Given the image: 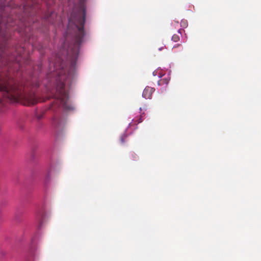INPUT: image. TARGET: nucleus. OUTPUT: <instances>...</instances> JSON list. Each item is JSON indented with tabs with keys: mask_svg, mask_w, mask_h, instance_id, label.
<instances>
[{
	"mask_svg": "<svg viewBox=\"0 0 261 261\" xmlns=\"http://www.w3.org/2000/svg\"><path fill=\"white\" fill-rule=\"evenodd\" d=\"M57 58L59 63V67L50 59L48 61L50 71H53L54 75L57 76V84L54 91L50 92L49 95L43 100L52 99L47 109L54 114L52 118L53 127L60 130L64 125L63 116L65 112V84L64 81H62V77H60L61 74L64 72L63 61L58 55Z\"/></svg>",
	"mask_w": 261,
	"mask_h": 261,
	"instance_id": "nucleus-1",
	"label": "nucleus"
},
{
	"mask_svg": "<svg viewBox=\"0 0 261 261\" xmlns=\"http://www.w3.org/2000/svg\"><path fill=\"white\" fill-rule=\"evenodd\" d=\"M49 215L44 199L41 200L37 206L35 217L37 229L35 232L30 236L29 240L27 241V234L24 233L20 240L25 243V250L23 261H35L37 257L38 243L41 237L40 229Z\"/></svg>",
	"mask_w": 261,
	"mask_h": 261,
	"instance_id": "nucleus-2",
	"label": "nucleus"
},
{
	"mask_svg": "<svg viewBox=\"0 0 261 261\" xmlns=\"http://www.w3.org/2000/svg\"><path fill=\"white\" fill-rule=\"evenodd\" d=\"M52 169L51 163H50L45 168L37 166L32 172V180L41 181L45 187L47 186L50 179Z\"/></svg>",
	"mask_w": 261,
	"mask_h": 261,
	"instance_id": "nucleus-3",
	"label": "nucleus"
},
{
	"mask_svg": "<svg viewBox=\"0 0 261 261\" xmlns=\"http://www.w3.org/2000/svg\"><path fill=\"white\" fill-rule=\"evenodd\" d=\"M154 90L155 89L153 88L150 87H146L143 92V97L146 99H150Z\"/></svg>",
	"mask_w": 261,
	"mask_h": 261,
	"instance_id": "nucleus-4",
	"label": "nucleus"
},
{
	"mask_svg": "<svg viewBox=\"0 0 261 261\" xmlns=\"http://www.w3.org/2000/svg\"><path fill=\"white\" fill-rule=\"evenodd\" d=\"M66 114L68 113L72 112L75 111V108L73 104L67 102V94H66Z\"/></svg>",
	"mask_w": 261,
	"mask_h": 261,
	"instance_id": "nucleus-5",
	"label": "nucleus"
},
{
	"mask_svg": "<svg viewBox=\"0 0 261 261\" xmlns=\"http://www.w3.org/2000/svg\"><path fill=\"white\" fill-rule=\"evenodd\" d=\"M169 79L168 78H162L159 82L158 84L160 85H167L169 83Z\"/></svg>",
	"mask_w": 261,
	"mask_h": 261,
	"instance_id": "nucleus-6",
	"label": "nucleus"
},
{
	"mask_svg": "<svg viewBox=\"0 0 261 261\" xmlns=\"http://www.w3.org/2000/svg\"><path fill=\"white\" fill-rule=\"evenodd\" d=\"M22 212L20 211H18L16 213V214L15 215L14 219L16 221H17L18 222H20L21 219H20V217L22 215Z\"/></svg>",
	"mask_w": 261,
	"mask_h": 261,
	"instance_id": "nucleus-7",
	"label": "nucleus"
},
{
	"mask_svg": "<svg viewBox=\"0 0 261 261\" xmlns=\"http://www.w3.org/2000/svg\"><path fill=\"white\" fill-rule=\"evenodd\" d=\"M31 161L33 163H36L37 162V158L36 154L34 152H33L31 155L30 158Z\"/></svg>",
	"mask_w": 261,
	"mask_h": 261,
	"instance_id": "nucleus-8",
	"label": "nucleus"
},
{
	"mask_svg": "<svg viewBox=\"0 0 261 261\" xmlns=\"http://www.w3.org/2000/svg\"><path fill=\"white\" fill-rule=\"evenodd\" d=\"M143 114H141V115L140 116V117H139V118H137V119H136V120H133V121L134 122V123H135V124H139V123H141V122H142V121H143L142 117H143Z\"/></svg>",
	"mask_w": 261,
	"mask_h": 261,
	"instance_id": "nucleus-9",
	"label": "nucleus"
},
{
	"mask_svg": "<svg viewBox=\"0 0 261 261\" xmlns=\"http://www.w3.org/2000/svg\"><path fill=\"white\" fill-rule=\"evenodd\" d=\"M180 39V37L178 35L174 34L172 37V40L175 42L178 41Z\"/></svg>",
	"mask_w": 261,
	"mask_h": 261,
	"instance_id": "nucleus-10",
	"label": "nucleus"
},
{
	"mask_svg": "<svg viewBox=\"0 0 261 261\" xmlns=\"http://www.w3.org/2000/svg\"><path fill=\"white\" fill-rule=\"evenodd\" d=\"M127 135L125 134H122L120 137V141L122 143H124L125 142V140L127 138Z\"/></svg>",
	"mask_w": 261,
	"mask_h": 261,
	"instance_id": "nucleus-11",
	"label": "nucleus"
},
{
	"mask_svg": "<svg viewBox=\"0 0 261 261\" xmlns=\"http://www.w3.org/2000/svg\"><path fill=\"white\" fill-rule=\"evenodd\" d=\"M17 126L20 130H23L24 127L23 124L20 122L17 123Z\"/></svg>",
	"mask_w": 261,
	"mask_h": 261,
	"instance_id": "nucleus-12",
	"label": "nucleus"
},
{
	"mask_svg": "<svg viewBox=\"0 0 261 261\" xmlns=\"http://www.w3.org/2000/svg\"><path fill=\"white\" fill-rule=\"evenodd\" d=\"M181 26L184 28H186L188 26V22L186 20H182L181 22Z\"/></svg>",
	"mask_w": 261,
	"mask_h": 261,
	"instance_id": "nucleus-13",
	"label": "nucleus"
},
{
	"mask_svg": "<svg viewBox=\"0 0 261 261\" xmlns=\"http://www.w3.org/2000/svg\"><path fill=\"white\" fill-rule=\"evenodd\" d=\"M39 85H40V83H39V81L38 80H37L36 82H35L34 84H33V86L35 88H38L39 87Z\"/></svg>",
	"mask_w": 261,
	"mask_h": 261,
	"instance_id": "nucleus-14",
	"label": "nucleus"
},
{
	"mask_svg": "<svg viewBox=\"0 0 261 261\" xmlns=\"http://www.w3.org/2000/svg\"><path fill=\"white\" fill-rule=\"evenodd\" d=\"M0 253H1V256L3 257H5L6 256V254H7V253L5 251H3V250H1Z\"/></svg>",
	"mask_w": 261,
	"mask_h": 261,
	"instance_id": "nucleus-15",
	"label": "nucleus"
},
{
	"mask_svg": "<svg viewBox=\"0 0 261 261\" xmlns=\"http://www.w3.org/2000/svg\"><path fill=\"white\" fill-rule=\"evenodd\" d=\"M65 45V39H63L62 41V45L64 46Z\"/></svg>",
	"mask_w": 261,
	"mask_h": 261,
	"instance_id": "nucleus-16",
	"label": "nucleus"
},
{
	"mask_svg": "<svg viewBox=\"0 0 261 261\" xmlns=\"http://www.w3.org/2000/svg\"><path fill=\"white\" fill-rule=\"evenodd\" d=\"M38 69L39 70L40 72H41V68H42V66L41 65H39L38 66Z\"/></svg>",
	"mask_w": 261,
	"mask_h": 261,
	"instance_id": "nucleus-17",
	"label": "nucleus"
},
{
	"mask_svg": "<svg viewBox=\"0 0 261 261\" xmlns=\"http://www.w3.org/2000/svg\"><path fill=\"white\" fill-rule=\"evenodd\" d=\"M34 103L37 102V99L36 98L35 95H34Z\"/></svg>",
	"mask_w": 261,
	"mask_h": 261,
	"instance_id": "nucleus-18",
	"label": "nucleus"
},
{
	"mask_svg": "<svg viewBox=\"0 0 261 261\" xmlns=\"http://www.w3.org/2000/svg\"><path fill=\"white\" fill-rule=\"evenodd\" d=\"M63 38H65V32H63Z\"/></svg>",
	"mask_w": 261,
	"mask_h": 261,
	"instance_id": "nucleus-19",
	"label": "nucleus"
},
{
	"mask_svg": "<svg viewBox=\"0 0 261 261\" xmlns=\"http://www.w3.org/2000/svg\"><path fill=\"white\" fill-rule=\"evenodd\" d=\"M24 33H27V30H24Z\"/></svg>",
	"mask_w": 261,
	"mask_h": 261,
	"instance_id": "nucleus-20",
	"label": "nucleus"
},
{
	"mask_svg": "<svg viewBox=\"0 0 261 261\" xmlns=\"http://www.w3.org/2000/svg\"><path fill=\"white\" fill-rule=\"evenodd\" d=\"M41 117H42V116H40L39 117V119H41Z\"/></svg>",
	"mask_w": 261,
	"mask_h": 261,
	"instance_id": "nucleus-21",
	"label": "nucleus"
},
{
	"mask_svg": "<svg viewBox=\"0 0 261 261\" xmlns=\"http://www.w3.org/2000/svg\"><path fill=\"white\" fill-rule=\"evenodd\" d=\"M159 49L160 50H161L162 49V48H160Z\"/></svg>",
	"mask_w": 261,
	"mask_h": 261,
	"instance_id": "nucleus-22",
	"label": "nucleus"
}]
</instances>
